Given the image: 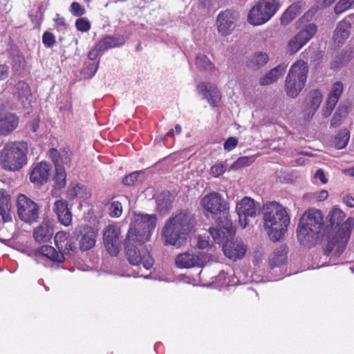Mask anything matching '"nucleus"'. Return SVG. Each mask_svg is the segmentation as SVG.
<instances>
[{
  "label": "nucleus",
  "instance_id": "1",
  "mask_svg": "<svg viewBox=\"0 0 354 354\" xmlns=\"http://www.w3.org/2000/svg\"><path fill=\"white\" fill-rule=\"evenodd\" d=\"M201 205L218 221V227L209 229V232L215 242H222L225 237L235 234L232 222L228 218L227 203L218 193L212 192L205 196L201 201Z\"/></svg>",
  "mask_w": 354,
  "mask_h": 354
},
{
  "label": "nucleus",
  "instance_id": "2",
  "mask_svg": "<svg viewBox=\"0 0 354 354\" xmlns=\"http://www.w3.org/2000/svg\"><path fill=\"white\" fill-rule=\"evenodd\" d=\"M263 227L273 241L281 239L286 231L290 218L286 209L277 202H270L263 206Z\"/></svg>",
  "mask_w": 354,
  "mask_h": 354
},
{
  "label": "nucleus",
  "instance_id": "3",
  "mask_svg": "<svg viewBox=\"0 0 354 354\" xmlns=\"http://www.w3.org/2000/svg\"><path fill=\"white\" fill-rule=\"evenodd\" d=\"M299 241L307 243L325 234L324 216L317 209H309L302 215L297 230Z\"/></svg>",
  "mask_w": 354,
  "mask_h": 354
},
{
  "label": "nucleus",
  "instance_id": "4",
  "mask_svg": "<svg viewBox=\"0 0 354 354\" xmlns=\"http://www.w3.org/2000/svg\"><path fill=\"white\" fill-rule=\"evenodd\" d=\"M345 214L339 208H333L329 214V220L334 227L335 234L328 237V248L330 250H335L337 253H341L345 248L350 238L352 229L353 220L348 218L342 223Z\"/></svg>",
  "mask_w": 354,
  "mask_h": 354
},
{
  "label": "nucleus",
  "instance_id": "5",
  "mask_svg": "<svg viewBox=\"0 0 354 354\" xmlns=\"http://www.w3.org/2000/svg\"><path fill=\"white\" fill-rule=\"evenodd\" d=\"M28 145L25 142H10L0 151V165L7 171H15L27 163Z\"/></svg>",
  "mask_w": 354,
  "mask_h": 354
},
{
  "label": "nucleus",
  "instance_id": "6",
  "mask_svg": "<svg viewBox=\"0 0 354 354\" xmlns=\"http://www.w3.org/2000/svg\"><path fill=\"white\" fill-rule=\"evenodd\" d=\"M308 66L303 60H298L290 67L285 80V91L288 96L295 98L305 86Z\"/></svg>",
  "mask_w": 354,
  "mask_h": 354
},
{
  "label": "nucleus",
  "instance_id": "7",
  "mask_svg": "<svg viewBox=\"0 0 354 354\" xmlns=\"http://www.w3.org/2000/svg\"><path fill=\"white\" fill-rule=\"evenodd\" d=\"M133 231L128 232L124 240L125 250L129 261L133 266L142 265L146 270H149L153 265V259L149 252L133 237Z\"/></svg>",
  "mask_w": 354,
  "mask_h": 354
},
{
  "label": "nucleus",
  "instance_id": "8",
  "mask_svg": "<svg viewBox=\"0 0 354 354\" xmlns=\"http://www.w3.org/2000/svg\"><path fill=\"white\" fill-rule=\"evenodd\" d=\"M279 8V0H259L250 9L247 21L254 26H261L270 21Z\"/></svg>",
  "mask_w": 354,
  "mask_h": 354
},
{
  "label": "nucleus",
  "instance_id": "9",
  "mask_svg": "<svg viewBox=\"0 0 354 354\" xmlns=\"http://www.w3.org/2000/svg\"><path fill=\"white\" fill-rule=\"evenodd\" d=\"M157 223L155 214H136L128 232L133 231V237L140 243H145L150 240Z\"/></svg>",
  "mask_w": 354,
  "mask_h": 354
},
{
  "label": "nucleus",
  "instance_id": "10",
  "mask_svg": "<svg viewBox=\"0 0 354 354\" xmlns=\"http://www.w3.org/2000/svg\"><path fill=\"white\" fill-rule=\"evenodd\" d=\"M17 214L18 218L28 224L37 222L39 207L37 203L24 194H19L17 199Z\"/></svg>",
  "mask_w": 354,
  "mask_h": 354
},
{
  "label": "nucleus",
  "instance_id": "11",
  "mask_svg": "<svg viewBox=\"0 0 354 354\" xmlns=\"http://www.w3.org/2000/svg\"><path fill=\"white\" fill-rule=\"evenodd\" d=\"M239 19V13L234 10L227 9L220 12L216 19L218 35L222 37L230 35L235 30Z\"/></svg>",
  "mask_w": 354,
  "mask_h": 354
},
{
  "label": "nucleus",
  "instance_id": "12",
  "mask_svg": "<svg viewBox=\"0 0 354 354\" xmlns=\"http://www.w3.org/2000/svg\"><path fill=\"white\" fill-rule=\"evenodd\" d=\"M259 210V204L250 197H244L236 205V212L239 217V223L242 228L249 224V218L257 216Z\"/></svg>",
  "mask_w": 354,
  "mask_h": 354
},
{
  "label": "nucleus",
  "instance_id": "13",
  "mask_svg": "<svg viewBox=\"0 0 354 354\" xmlns=\"http://www.w3.org/2000/svg\"><path fill=\"white\" fill-rule=\"evenodd\" d=\"M120 228L117 225H108L104 232V242L112 256H116L120 248Z\"/></svg>",
  "mask_w": 354,
  "mask_h": 354
},
{
  "label": "nucleus",
  "instance_id": "14",
  "mask_svg": "<svg viewBox=\"0 0 354 354\" xmlns=\"http://www.w3.org/2000/svg\"><path fill=\"white\" fill-rule=\"evenodd\" d=\"M234 234L225 237L222 242L218 243H223V250L224 254L233 261H236L243 258L247 251V246L245 243L239 239H235L230 241H225L229 237L232 236Z\"/></svg>",
  "mask_w": 354,
  "mask_h": 354
},
{
  "label": "nucleus",
  "instance_id": "15",
  "mask_svg": "<svg viewBox=\"0 0 354 354\" xmlns=\"http://www.w3.org/2000/svg\"><path fill=\"white\" fill-rule=\"evenodd\" d=\"M195 221L192 214L187 212L178 214V244L187 241L194 231Z\"/></svg>",
  "mask_w": 354,
  "mask_h": 354
},
{
  "label": "nucleus",
  "instance_id": "16",
  "mask_svg": "<svg viewBox=\"0 0 354 354\" xmlns=\"http://www.w3.org/2000/svg\"><path fill=\"white\" fill-rule=\"evenodd\" d=\"M197 91L212 106H216L221 100V92L212 83H199L197 86Z\"/></svg>",
  "mask_w": 354,
  "mask_h": 354
},
{
  "label": "nucleus",
  "instance_id": "17",
  "mask_svg": "<svg viewBox=\"0 0 354 354\" xmlns=\"http://www.w3.org/2000/svg\"><path fill=\"white\" fill-rule=\"evenodd\" d=\"M353 23V17L347 16L337 24L333 39L338 46L342 45L349 37Z\"/></svg>",
  "mask_w": 354,
  "mask_h": 354
},
{
  "label": "nucleus",
  "instance_id": "18",
  "mask_svg": "<svg viewBox=\"0 0 354 354\" xmlns=\"http://www.w3.org/2000/svg\"><path fill=\"white\" fill-rule=\"evenodd\" d=\"M161 237L166 245H175L177 243V215L172 216L165 222Z\"/></svg>",
  "mask_w": 354,
  "mask_h": 354
},
{
  "label": "nucleus",
  "instance_id": "19",
  "mask_svg": "<svg viewBox=\"0 0 354 354\" xmlns=\"http://www.w3.org/2000/svg\"><path fill=\"white\" fill-rule=\"evenodd\" d=\"M51 165L46 162H41L35 165L30 172V181L37 185H42L49 178Z\"/></svg>",
  "mask_w": 354,
  "mask_h": 354
},
{
  "label": "nucleus",
  "instance_id": "20",
  "mask_svg": "<svg viewBox=\"0 0 354 354\" xmlns=\"http://www.w3.org/2000/svg\"><path fill=\"white\" fill-rule=\"evenodd\" d=\"M96 232L90 227H80L77 234L80 248L82 250H87L93 248L95 244Z\"/></svg>",
  "mask_w": 354,
  "mask_h": 354
},
{
  "label": "nucleus",
  "instance_id": "21",
  "mask_svg": "<svg viewBox=\"0 0 354 354\" xmlns=\"http://www.w3.org/2000/svg\"><path fill=\"white\" fill-rule=\"evenodd\" d=\"M53 209L60 223L64 226H69L71 224L73 214L66 201L62 199L56 201L53 204Z\"/></svg>",
  "mask_w": 354,
  "mask_h": 354
},
{
  "label": "nucleus",
  "instance_id": "22",
  "mask_svg": "<svg viewBox=\"0 0 354 354\" xmlns=\"http://www.w3.org/2000/svg\"><path fill=\"white\" fill-rule=\"evenodd\" d=\"M54 234L52 223L49 220H44L35 227L33 231V238L38 243L49 241Z\"/></svg>",
  "mask_w": 354,
  "mask_h": 354
},
{
  "label": "nucleus",
  "instance_id": "23",
  "mask_svg": "<svg viewBox=\"0 0 354 354\" xmlns=\"http://www.w3.org/2000/svg\"><path fill=\"white\" fill-rule=\"evenodd\" d=\"M307 14H305L301 19L297 21V28H300V30L296 35L298 38L302 41L304 45H306L308 41H310L317 30V26L313 23H310L302 26Z\"/></svg>",
  "mask_w": 354,
  "mask_h": 354
},
{
  "label": "nucleus",
  "instance_id": "24",
  "mask_svg": "<svg viewBox=\"0 0 354 354\" xmlns=\"http://www.w3.org/2000/svg\"><path fill=\"white\" fill-rule=\"evenodd\" d=\"M14 95L17 96L24 108L30 104L31 93L29 86L24 81L19 82L14 89Z\"/></svg>",
  "mask_w": 354,
  "mask_h": 354
},
{
  "label": "nucleus",
  "instance_id": "25",
  "mask_svg": "<svg viewBox=\"0 0 354 354\" xmlns=\"http://www.w3.org/2000/svg\"><path fill=\"white\" fill-rule=\"evenodd\" d=\"M305 8L304 1H297L291 4L283 12L281 18V23L283 25L288 24L297 17Z\"/></svg>",
  "mask_w": 354,
  "mask_h": 354
},
{
  "label": "nucleus",
  "instance_id": "26",
  "mask_svg": "<svg viewBox=\"0 0 354 354\" xmlns=\"http://www.w3.org/2000/svg\"><path fill=\"white\" fill-rule=\"evenodd\" d=\"M10 197L6 192L0 189V216L3 222L12 221Z\"/></svg>",
  "mask_w": 354,
  "mask_h": 354
},
{
  "label": "nucleus",
  "instance_id": "27",
  "mask_svg": "<svg viewBox=\"0 0 354 354\" xmlns=\"http://www.w3.org/2000/svg\"><path fill=\"white\" fill-rule=\"evenodd\" d=\"M174 198L168 192H164L160 194L156 199V210L161 215L168 214L172 207V202Z\"/></svg>",
  "mask_w": 354,
  "mask_h": 354
},
{
  "label": "nucleus",
  "instance_id": "28",
  "mask_svg": "<svg viewBox=\"0 0 354 354\" xmlns=\"http://www.w3.org/2000/svg\"><path fill=\"white\" fill-rule=\"evenodd\" d=\"M18 118L12 113H7L0 118V135H8L18 125Z\"/></svg>",
  "mask_w": 354,
  "mask_h": 354
},
{
  "label": "nucleus",
  "instance_id": "29",
  "mask_svg": "<svg viewBox=\"0 0 354 354\" xmlns=\"http://www.w3.org/2000/svg\"><path fill=\"white\" fill-rule=\"evenodd\" d=\"M287 66L288 64L285 63L280 64L279 65L272 69L264 77L261 78L260 84L261 85L266 86L276 82L279 77L283 76V75L285 73Z\"/></svg>",
  "mask_w": 354,
  "mask_h": 354
},
{
  "label": "nucleus",
  "instance_id": "30",
  "mask_svg": "<svg viewBox=\"0 0 354 354\" xmlns=\"http://www.w3.org/2000/svg\"><path fill=\"white\" fill-rule=\"evenodd\" d=\"M288 250L285 245L277 248L270 256L269 264L272 268L279 267L287 260Z\"/></svg>",
  "mask_w": 354,
  "mask_h": 354
},
{
  "label": "nucleus",
  "instance_id": "31",
  "mask_svg": "<svg viewBox=\"0 0 354 354\" xmlns=\"http://www.w3.org/2000/svg\"><path fill=\"white\" fill-rule=\"evenodd\" d=\"M67 198L70 200L75 198L85 199L90 197L91 194L86 187L80 184L71 185L67 190Z\"/></svg>",
  "mask_w": 354,
  "mask_h": 354
},
{
  "label": "nucleus",
  "instance_id": "32",
  "mask_svg": "<svg viewBox=\"0 0 354 354\" xmlns=\"http://www.w3.org/2000/svg\"><path fill=\"white\" fill-rule=\"evenodd\" d=\"M203 262L201 261L199 255H194L191 253H184L178 255V268H191L196 266H201Z\"/></svg>",
  "mask_w": 354,
  "mask_h": 354
},
{
  "label": "nucleus",
  "instance_id": "33",
  "mask_svg": "<svg viewBox=\"0 0 354 354\" xmlns=\"http://www.w3.org/2000/svg\"><path fill=\"white\" fill-rule=\"evenodd\" d=\"M39 254L44 256L50 260L61 263L64 260L63 254L60 253L59 251L57 252L55 249L50 245H43L38 250Z\"/></svg>",
  "mask_w": 354,
  "mask_h": 354
},
{
  "label": "nucleus",
  "instance_id": "34",
  "mask_svg": "<svg viewBox=\"0 0 354 354\" xmlns=\"http://www.w3.org/2000/svg\"><path fill=\"white\" fill-rule=\"evenodd\" d=\"M308 106L313 115L322 102V94L320 91L314 90L308 94Z\"/></svg>",
  "mask_w": 354,
  "mask_h": 354
},
{
  "label": "nucleus",
  "instance_id": "35",
  "mask_svg": "<svg viewBox=\"0 0 354 354\" xmlns=\"http://www.w3.org/2000/svg\"><path fill=\"white\" fill-rule=\"evenodd\" d=\"M348 111L349 110L347 106L340 104L333 115L330 120V125L333 127H339L346 118Z\"/></svg>",
  "mask_w": 354,
  "mask_h": 354
},
{
  "label": "nucleus",
  "instance_id": "36",
  "mask_svg": "<svg viewBox=\"0 0 354 354\" xmlns=\"http://www.w3.org/2000/svg\"><path fill=\"white\" fill-rule=\"evenodd\" d=\"M108 213L111 218H119L123 212L122 201L113 197L107 203Z\"/></svg>",
  "mask_w": 354,
  "mask_h": 354
},
{
  "label": "nucleus",
  "instance_id": "37",
  "mask_svg": "<svg viewBox=\"0 0 354 354\" xmlns=\"http://www.w3.org/2000/svg\"><path fill=\"white\" fill-rule=\"evenodd\" d=\"M195 64L197 68L207 71L212 73L215 71V67L213 63L205 55H198L196 57Z\"/></svg>",
  "mask_w": 354,
  "mask_h": 354
},
{
  "label": "nucleus",
  "instance_id": "38",
  "mask_svg": "<svg viewBox=\"0 0 354 354\" xmlns=\"http://www.w3.org/2000/svg\"><path fill=\"white\" fill-rule=\"evenodd\" d=\"M350 138L349 131L344 129L337 134L334 140V146L337 149H342L346 147Z\"/></svg>",
  "mask_w": 354,
  "mask_h": 354
},
{
  "label": "nucleus",
  "instance_id": "39",
  "mask_svg": "<svg viewBox=\"0 0 354 354\" xmlns=\"http://www.w3.org/2000/svg\"><path fill=\"white\" fill-rule=\"evenodd\" d=\"M352 53L353 52L351 49H348L342 52V53L337 56L331 63V68H336L339 67L341 65H344L348 63L353 58Z\"/></svg>",
  "mask_w": 354,
  "mask_h": 354
},
{
  "label": "nucleus",
  "instance_id": "40",
  "mask_svg": "<svg viewBox=\"0 0 354 354\" xmlns=\"http://www.w3.org/2000/svg\"><path fill=\"white\" fill-rule=\"evenodd\" d=\"M343 92V84L339 82H335L330 91L327 100L333 102L334 104L337 103L342 93Z\"/></svg>",
  "mask_w": 354,
  "mask_h": 354
},
{
  "label": "nucleus",
  "instance_id": "41",
  "mask_svg": "<svg viewBox=\"0 0 354 354\" xmlns=\"http://www.w3.org/2000/svg\"><path fill=\"white\" fill-rule=\"evenodd\" d=\"M144 174H145V171H143V173L140 171L132 172L129 175L125 176L122 180V183L124 185L127 186L134 185L136 183L142 181Z\"/></svg>",
  "mask_w": 354,
  "mask_h": 354
},
{
  "label": "nucleus",
  "instance_id": "42",
  "mask_svg": "<svg viewBox=\"0 0 354 354\" xmlns=\"http://www.w3.org/2000/svg\"><path fill=\"white\" fill-rule=\"evenodd\" d=\"M98 47L102 51L108 50L111 48L117 47L120 44L118 42V39L112 36H106L97 43Z\"/></svg>",
  "mask_w": 354,
  "mask_h": 354
},
{
  "label": "nucleus",
  "instance_id": "43",
  "mask_svg": "<svg viewBox=\"0 0 354 354\" xmlns=\"http://www.w3.org/2000/svg\"><path fill=\"white\" fill-rule=\"evenodd\" d=\"M268 61L266 53H259L253 55L249 66L250 67H261L264 66Z\"/></svg>",
  "mask_w": 354,
  "mask_h": 354
},
{
  "label": "nucleus",
  "instance_id": "44",
  "mask_svg": "<svg viewBox=\"0 0 354 354\" xmlns=\"http://www.w3.org/2000/svg\"><path fill=\"white\" fill-rule=\"evenodd\" d=\"M55 185L60 189L66 185V173L64 167L55 168Z\"/></svg>",
  "mask_w": 354,
  "mask_h": 354
},
{
  "label": "nucleus",
  "instance_id": "45",
  "mask_svg": "<svg viewBox=\"0 0 354 354\" xmlns=\"http://www.w3.org/2000/svg\"><path fill=\"white\" fill-rule=\"evenodd\" d=\"M354 3V0H339L335 6L334 11L339 15L350 9Z\"/></svg>",
  "mask_w": 354,
  "mask_h": 354
},
{
  "label": "nucleus",
  "instance_id": "46",
  "mask_svg": "<svg viewBox=\"0 0 354 354\" xmlns=\"http://www.w3.org/2000/svg\"><path fill=\"white\" fill-rule=\"evenodd\" d=\"M216 281L220 283L221 286H229L236 284L238 281H235L234 278L231 279L227 276V273L222 271L216 277Z\"/></svg>",
  "mask_w": 354,
  "mask_h": 354
},
{
  "label": "nucleus",
  "instance_id": "47",
  "mask_svg": "<svg viewBox=\"0 0 354 354\" xmlns=\"http://www.w3.org/2000/svg\"><path fill=\"white\" fill-rule=\"evenodd\" d=\"M304 44L302 41L298 38L297 35H295L293 38H292L288 43V49L290 53H295L299 51L303 46Z\"/></svg>",
  "mask_w": 354,
  "mask_h": 354
},
{
  "label": "nucleus",
  "instance_id": "48",
  "mask_svg": "<svg viewBox=\"0 0 354 354\" xmlns=\"http://www.w3.org/2000/svg\"><path fill=\"white\" fill-rule=\"evenodd\" d=\"M76 250L75 244L69 238L63 244V248H60L59 250V252L64 254H70L71 252H74Z\"/></svg>",
  "mask_w": 354,
  "mask_h": 354
},
{
  "label": "nucleus",
  "instance_id": "49",
  "mask_svg": "<svg viewBox=\"0 0 354 354\" xmlns=\"http://www.w3.org/2000/svg\"><path fill=\"white\" fill-rule=\"evenodd\" d=\"M226 167L223 163L219 162L214 165L210 169V173L213 177H218L224 174Z\"/></svg>",
  "mask_w": 354,
  "mask_h": 354
},
{
  "label": "nucleus",
  "instance_id": "50",
  "mask_svg": "<svg viewBox=\"0 0 354 354\" xmlns=\"http://www.w3.org/2000/svg\"><path fill=\"white\" fill-rule=\"evenodd\" d=\"M252 162V158L243 156L237 159V160L232 165L231 168L233 169H237L241 167L248 166Z\"/></svg>",
  "mask_w": 354,
  "mask_h": 354
},
{
  "label": "nucleus",
  "instance_id": "51",
  "mask_svg": "<svg viewBox=\"0 0 354 354\" xmlns=\"http://www.w3.org/2000/svg\"><path fill=\"white\" fill-rule=\"evenodd\" d=\"M75 26L78 30L86 32L91 28V24L84 18H79L75 21Z\"/></svg>",
  "mask_w": 354,
  "mask_h": 354
},
{
  "label": "nucleus",
  "instance_id": "52",
  "mask_svg": "<svg viewBox=\"0 0 354 354\" xmlns=\"http://www.w3.org/2000/svg\"><path fill=\"white\" fill-rule=\"evenodd\" d=\"M49 157L53 162L55 168L63 167L59 164L62 152H59L56 149L52 148L49 150Z\"/></svg>",
  "mask_w": 354,
  "mask_h": 354
},
{
  "label": "nucleus",
  "instance_id": "53",
  "mask_svg": "<svg viewBox=\"0 0 354 354\" xmlns=\"http://www.w3.org/2000/svg\"><path fill=\"white\" fill-rule=\"evenodd\" d=\"M68 236L66 232H58L55 236V243L58 250L63 248V244L68 239Z\"/></svg>",
  "mask_w": 354,
  "mask_h": 354
},
{
  "label": "nucleus",
  "instance_id": "54",
  "mask_svg": "<svg viewBox=\"0 0 354 354\" xmlns=\"http://www.w3.org/2000/svg\"><path fill=\"white\" fill-rule=\"evenodd\" d=\"M42 41L45 46L50 48L55 43V37L51 32H45L42 37Z\"/></svg>",
  "mask_w": 354,
  "mask_h": 354
},
{
  "label": "nucleus",
  "instance_id": "55",
  "mask_svg": "<svg viewBox=\"0 0 354 354\" xmlns=\"http://www.w3.org/2000/svg\"><path fill=\"white\" fill-rule=\"evenodd\" d=\"M70 10L73 15L77 17L82 16L85 12L84 8H82L77 2H73L71 3Z\"/></svg>",
  "mask_w": 354,
  "mask_h": 354
},
{
  "label": "nucleus",
  "instance_id": "56",
  "mask_svg": "<svg viewBox=\"0 0 354 354\" xmlns=\"http://www.w3.org/2000/svg\"><path fill=\"white\" fill-rule=\"evenodd\" d=\"M238 145V140L234 137L228 138L223 144L225 151H230L233 150Z\"/></svg>",
  "mask_w": 354,
  "mask_h": 354
},
{
  "label": "nucleus",
  "instance_id": "57",
  "mask_svg": "<svg viewBox=\"0 0 354 354\" xmlns=\"http://www.w3.org/2000/svg\"><path fill=\"white\" fill-rule=\"evenodd\" d=\"M336 104H334L333 102L326 100V104L322 110V115L324 118H328L331 114Z\"/></svg>",
  "mask_w": 354,
  "mask_h": 354
},
{
  "label": "nucleus",
  "instance_id": "58",
  "mask_svg": "<svg viewBox=\"0 0 354 354\" xmlns=\"http://www.w3.org/2000/svg\"><path fill=\"white\" fill-rule=\"evenodd\" d=\"M209 245V237L206 235H198L197 238V246L200 249H205Z\"/></svg>",
  "mask_w": 354,
  "mask_h": 354
},
{
  "label": "nucleus",
  "instance_id": "59",
  "mask_svg": "<svg viewBox=\"0 0 354 354\" xmlns=\"http://www.w3.org/2000/svg\"><path fill=\"white\" fill-rule=\"evenodd\" d=\"M328 196V193L326 190L323 189L319 192L313 194V197L317 201H324Z\"/></svg>",
  "mask_w": 354,
  "mask_h": 354
},
{
  "label": "nucleus",
  "instance_id": "60",
  "mask_svg": "<svg viewBox=\"0 0 354 354\" xmlns=\"http://www.w3.org/2000/svg\"><path fill=\"white\" fill-rule=\"evenodd\" d=\"M102 50H101L100 48L98 47V45L97 44L95 45V46L92 50H91L89 51V53L88 54V57L91 60H94L99 55L100 52H102Z\"/></svg>",
  "mask_w": 354,
  "mask_h": 354
},
{
  "label": "nucleus",
  "instance_id": "61",
  "mask_svg": "<svg viewBox=\"0 0 354 354\" xmlns=\"http://www.w3.org/2000/svg\"><path fill=\"white\" fill-rule=\"evenodd\" d=\"M9 74V68L7 65L0 63V80H5Z\"/></svg>",
  "mask_w": 354,
  "mask_h": 354
},
{
  "label": "nucleus",
  "instance_id": "62",
  "mask_svg": "<svg viewBox=\"0 0 354 354\" xmlns=\"http://www.w3.org/2000/svg\"><path fill=\"white\" fill-rule=\"evenodd\" d=\"M315 178H318L322 183L326 184L328 182V179L325 176L324 172L322 169H318L314 174Z\"/></svg>",
  "mask_w": 354,
  "mask_h": 354
},
{
  "label": "nucleus",
  "instance_id": "63",
  "mask_svg": "<svg viewBox=\"0 0 354 354\" xmlns=\"http://www.w3.org/2000/svg\"><path fill=\"white\" fill-rule=\"evenodd\" d=\"M70 161V154L68 151L63 150L62 151L61 158L59 159V164L62 165H67Z\"/></svg>",
  "mask_w": 354,
  "mask_h": 354
},
{
  "label": "nucleus",
  "instance_id": "64",
  "mask_svg": "<svg viewBox=\"0 0 354 354\" xmlns=\"http://www.w3.org/2000/svg\"><path fill=\"white\" fill-rule=\"evenodd\" d=\"M345 204L350 207H354V198L351 196H347L344 198Z\"/></svg>",
  "mask_w": 354,
  "mask_h": 354
}]
</instances>
